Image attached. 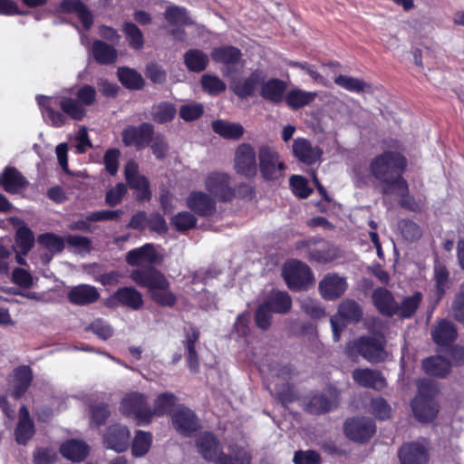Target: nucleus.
<instances>
[{
	"label": "nucleus",
	"instance_id": "obj_39",
	"mask_svg": "<svg viewBox=\"0 0 464 464\" xmlns=\"http://www.w3.org/2000/svg\"><path fill=\"white\" fill-rule=\"evenodd\" d=\"M271 309L279 314L287 313L292 306L290 295L285 292L272 291L266 302Z\"/></svg>",
	"mask_w": 464,
	"mask_h": 464
},
{
	"label": "nucleus",
	"instance_id": "obj_29",
	"mask_svg": "<svg viewBox=\"0 0 464 464\" xmlns=\"http://www.w3.org/2000/svg\"><path fill=\"white\" fill-rule=\"evenodd\" d=\"M372 301L376 308L383 314L392 316L396 311V304L392 293L385 288H377L372 293Z\"/></svg>",
	"mask_w": 464,
	"mask_h": 464
},
{
	"label": "nucleus",
	"instance_id": "obj_30",
	"mask_svg": "<svg viewBox=\"0 0 464 464\" xmlns=\"http://www.w3.org/2000/svg\"><path fill=\"white\" fill-rule=\"evenodd\" d=\"M32 371L28 366H20L14 371L12 396L15 399L23 396L32 382Z\"/></svg>",
	"mask_w": 464,
	"mask_h": 464
},
{
	"label": "nucleus",
	"instance_id": "obj_24",
	"mask_svg": "<svg viewBox=\"0 0 464 464\" xmlns=\"http://www.w3.org/2000/svg\"><path fill=\"white\" fill-rule=\"evenodd\" d=\"M0 185L8 193H17L28 185V181L15 168L7 167L0 175Z\"/></svg>",
	"mask_w": 464,
	"mask_h": 464
},
{
	"label": "nucleus",
	"instance_id": "obj_23",
	"mask_svg": "<svg viewBox=\"0 0 464 464\" xmlns=\"http://www.w3.org/2000/svg\"><path fill=\"white\" fill-rule=\"evenodd\" d=\"M399 457L401 464H426L428 461L425 447L417 442L403 445Z\"/></svg>",
	"mask_w": 464,
	"mask_h": 464
},
{
	"label": "nucleus",
	"instance_id": "obj_9",
	"mask_svg": "<svg viewBox=\"0 0 464 464\" xmlns=\"http://www.w3.org/2000/svg\"><path fill=\"white\" fill-rule=\"evenodd\" d=\"M283 276L289 288L302 290L314 283L311 269L304 263L290 260L283 267Z\"/></svg>",
	"mask_w": 464,
	"mask_h": 464
},
{
	"label": "nucleus",
	"instance_id": "obj_28",
	"mask_svg": "<svg viewBox=\"0 0 464 464\" xmlns=\"http://www.w3.org/2000/svg\"><path fill=\"white\" fill-rule=\"evenodd\" d=\"M158 255L150 244H146L140 248L127 253L126 261L130 266H139L143 263L153 264L157 261Z\"/></svg>",
	"mask_w": 464,
	"mask_h": 464
},
{
	"label": "nucleus",
	"instance_id": "obj_10",
	"mask_svg": "<svg viewBox=\"0 0 464 464\" xmlns=\"http://www.w3.org/2000/svg\"><path fill=\"white\" fill-rule=\"evenodd\" d=\"M206 190L220 201H229L235 196L230 177L224 172H210L204 181Z\"/></svg>",
	"mask_w": 464,
	"mask_h": 464
},
{
	"label": "nucleus",
	"instance_id": "obj_49",
	"mask_svg": "<svg viewBox=\"0 0 464 464\" xmlns=\"http://www.w3.org/2000/svg\"><path fill=\"white\" fill-rule=\"evenodd\" d=\"M62 111L70 118L80 121L85 115V110L82 105L74 99L63 97L59 101Z\"/></svg>",
	"mask_w": 464,
	"mask_h": 464
},
{
	"label": "nucleus",
	"instance_id": "obj_56",
	"mask_svg": "<svg viewBox=\"0 0 464 464\" xmlns=\"http://www.w3.org/2000/svg\"><path fill=\"white\" fill-rule=\"evenodd\" d=\"M123 31L130 45L134 49H140L144 44L143 34L141 31L133 23H126L123 25Z\"/></svg>",
	"mask_w": 464,
	"mask_h": 464
},
{
	"label": "nucleus",
	"instance_id": "obj_60",
	"mask_svg": "<svg viewBox=\"0 0 464 464\" xmlns=\"http://www.w3.org/2000/svg\"><path fill=\"white\" fill-rule=\"evenodd\" d=\"M290 185L294 194L301 198H306L312 193V189L307 186V180L302 176H292L290 178Z\"/></svg>",
	"mask_w": 464,
	"mask_h": 464
},
{
	"label": "nucleus",
	"instance_id": "obj_47",
	"mask_svg": "<svg viewBox=\"0 0 464 464\" xmlns=\"http://www.w3.org/2000/svg\"><path fill=\"white\" fill-rule=\"evenodd\" d=\"M334 82L352 92H363L371 90L370 84L352 76L339 75L334 79Z\"/></svg>",
	"mask_w": 464,
	"mask_h": 464
},
{
	"label": "nucleus",
	"instance_id": "obj_14",
	"mask_svg": "<svg viewBox=\"0 0 464 464\" xmlns=\"http://www.w3.org/2000/svg\"><path fill=\"white\" fill-rule=\"evenodd\" d=\"M124 176L130 188L134 189L140 200L149 199L150 191L148 179L139 173V166L130 160L124 167Z\"/></svg>",
	"mask_w": 464,
	"mask_h": 464
},
{
	"label": "nucleus",
	"instance_id": "obj_53",
	"mask_svg": "<svg viewBox=\"0 0 464 464\" xmlns=\"http://www.w3.org/2000/svg\"><path fill=\"white\" fill-rule=\"evenodd\" d=\"M170 224L178 231H186L196 226L197 218L192 213L182 211L172 218Z\"/></svg>",
	"mask_w": 464,
	"mask_h": 464
},
{
	"label": "nucleus",
	"instance_id": "obj_2",
	"mask_svg": "<svg viewBox=\"0 0 464 464\" xmlns=\"http://www.w3.org/2000/svg\"><path fill=\"white\" fill-rule=\"evenodd\" d=\"M130 277L138 285L148 289L149 295L155 304L164 307L176 304L178 298L170 289L169 281L154 267L133 270Z\"/></svg>",
	"mask_w": 464,
	"mask_h": 464
},
{
	"label": "nucleus",
	"instance_id": "obj_21",
	"mask_svg": "<svg viewBox=\"0 0 464 464\" xmlns=\"http://www.w3.org/2000/svg\"><path fill=\"white\" fill-rule=\"evenodd\" d=\"M353 381L362 387L382 390L386 386V381L382 374L371 369H355L352 372Z\"/></svg>",
	"mask_w": 464,
	"mask_h": 464
},
{
	"label": "nucleus",
	"instance_id": "obj_19",
	"mask_svg": "<svg viewBox=\"0 0 464 464\" xmlns=\"http://www.w3.org/2000/svg\"><path fill=\"white\" fill-rule=\"evenodd\" d=\"M294 156L302 163L312 165L321 160L323 151L304 138L295 139L292 144Z\"/></svg>",
	"mask_w": 464,
	"mask_h": 464
},
{
	"label": "nucleus",
	"instance_id": "obj_27",
	"mask_svg": "<svg viewBox=\"0 0 464 464\" xmlns=\"http://www.w3.org/2000/svg\"><path fill=\"white\" fill-rule=\"evenodd\" d=\"M60 12L65 14H75L85 29L92 24V16L80 0H63L60 5Z\"/></svg>",
	"mask_w": 464,
	"mask_h": 464
},
{
	"label": "nucleus",
	"instance_id": "obj_58",
	"mask_svg": "<svg viewBox=\"0 0 464 464\" xmlns=\"http://www.w3.org/2000/svg\"><path fill=\"white\" fill-rule=\"evenodd\" d=\"M451 314L455 320L464 324V283L460 285L451 304Z\"/></svg>",
	"mask_w": 464,
	"mask_h": 464
},
{
	"label": "nucleus",
	"instance_id": "obj_18",
	"mask_svg": "<svg viewBox=\"0 0 464 464\" xmlns=\"http://www.w3.org/2000/svg\"><path fill=\"white\" fill-rule=\"evenodd\" d=\"M338 405V392L334 388H328L324 392L314 395L306 404V411L320 414L335 409Z\"/></svg>",
	"mask_w": 464,
	"mask_h": 464
},
{
	"label": "nucleus",
	"instance_id": "obj_42",
	"mask_svg": "<svg viewBox=\"0 0 464 464\" xmlns=\"http://www.w3.org/2000/svg\"><path fill=\"white\" fill-rule=\"evenodd\" d=\"M176 396L170 392L160 393L154 401L153 408H150L151 420L153 417H160L168 413L176 402Z\"/></svg>",
	"mask_w": 464,
	"mask_h": 464
},
{
	"label": "nucleus",
	"instance_id": "obj_59",
	"mask_svg": "<svg viewBox=\"0 0 464 464\" xmlns=\"http://www.w3.org/2000/svg\"><path fill=\"white\" fill-rule=\"evenodd\" d=\"M202 113L203 106L197 102L184 104L179 109V116L185 121H195L198 119Z\"/></svg>",
	"mask_w": 464,
	"mask_h": 464
},
{
	"label": "nucleus",
	"instance_id": "obj_34",
	"mask_svg": "<svg viewBox=\"0 0 464 464\" xmlns=\"http://www.w3.org/2000/svg\"><path fill=\"white\" fill-rule=\"evenodd\" d=\"M176 105L169 102H160L151 107V118L160 124L171 121L177 114Z\"/></svg>",
	"mask_w": 464,
	"mask_h": 464
},
{
	"label": "nucleus",
	"instance_id": "obj_62",
	"mask_svg": "<svg viewBox=\"0 0 464 464\" xmlns=\"http://www.w3.org/2000/svg\"><path fill=\"white\" fill-rule=\"evenodd\" d=\"M201 83L203 89L210 94H218L226 89V84L217 76L204 75Z\"/></svg>",
	"mask_w": 464,
	"mask_h": 464
},
{
	"label": "nucleus",
	"instance_id": "obj_26",
	"mask_svg": "<svg viewBox=\"0 0 464 464\" xmlns=\"http://www.w3.org/2000/svg\"><path fill=\"white\" fill-rule=\"evenodd\" d=\"M285 91L286 83L282 80L274 78L262 83L260 95L270 102L279 103L283 101Z\"/></svg>",
	"mask_w": 464,
	"mask_h": 464
},
{
	"label": "nucleus",
	"instance_id": "obj_32",
	"mask_svg": "<svg viewBox=\"0 0 464 464\" xmlns=\"http://www.w3.org/2000/svg\"><path fill=\"white\" fill-rule=\"evenodd\" d=\"M114 298L133 310H139L143 305L142 295L133 287L120 288L115 293Z\"/></svg>",
	"mask_w": 464,
	"mask_h": 464
},
{
	"label": "nucleus",
	"instance_id": "obj_48",
	"mask_svg": "<svg viewBox=\"0 0 464 464\" xmlns=\"http://www.w3.org/2000/svg\"><path fill=\"white\" fill-rule=\"evenodd\" d=\"M421 297V294L416 292L411 296L404 298L400 305L398 304H396L394 314L405 318L411 317L419 307Z\"/></svg>",
	"mask_w": 464,
	"mask_h": 464
},
{
	"label": "nucleus",
	"instance_id": "obj_4",
	"mask_svg": "<svg viewBox=\"0 0 464 464\" xmlns=\"http://www.w3.org/2000/svg\"><path fill=\"white\" fill-rule=\"evenodd\" d=\"M418 389L419 393L411 402L412 412L419 421H430L438 413V405L433 400L437 387L430 381L423 380L420 382Z\"/></svg>",
	"mask_w": 464,
	"mask_h": 464
},
{
	"label": "nucleus",
	"instance_id": "obj_13",
	"mask_svg": "<svg viewBox=\"0 0 464 464\" xmlns=\"http://www.w3.org/2000/svg\"><path fill=\"white\" fill-rule=\"evenodd\" d=\"M375 424L370 418H352L344 423V433L352 440L362 442L375 433Z\"/></svg>",
	"mask_w": 464,
	"mask_h": 464
},
{
	"label": "nucleus",
	"instance_id": "obj_57",
	"mask_svg": "<svg viewBox=\"0 0 464 464\" xmlns=\"http://www.w3.org/2000/svg\"><path fill=\"white\" fill-rule=\"evenodd\" d=\"M150 149L154 156L159 159H164L169 151V145L165 137L160 133H154L150 140Z\"/></svg>",
	"mask_w": 464,
	"mask_h": 464
},
{
	"label": "nucleus",
	"instance_id": "obj_54",
	"mask_svg": "<svg viewBox=\"0 0 464 464\" xmlns=\"http://www.w3.org/2000/svg\"><path fill=\"white\" fill-rule=\"evenodd\" d=\"M302 310L312 318H321L324 316V309L320 303L311 297L303 296L299 299Z\"/></svg>",
	"mask_w": 464,
	"mask_h": 464
},
{
	"label": "nucleus",
	"instance_id": "obj_44",
	"mask_svg": "<svg viewBox=\"0 0 464 464\" xmlns=\"http://www.w3.org/2000/svg\"><path fill=\"white\" fill-rule=\"evenodd\" d=\"M21 225L16 229L15 242L19 247L21 254L26 255L34 245V237L32 230L23 222L18 221Z\"/></svg>",
	"mask_w": 464,
	"mask_h": 464
},
{
	"label": "nucleus",
	"instance_id": "obj_46",
	"mask_svg": "<svg viewBox=\"0 0 464 464\" xmlns=\"http://www.w3.org/2000/svg\"><path fill=\"white\" fill-rule=\"evenodd\" d=\"M120 82L129 89L139 90L143 87L144 80L135 70L130 68H120L118 70Z\"/></svg>",
	"mask_w": 464,
	"mask_h": 464
},
{
	"label": "nucleus",
	"instance_id": "obj_41",
	"mask_svg": "<svg viewBox=\"0 0 464 464\" xmlns=\"http://www.w3.org/2000/svg\"><path fill=\"white\" fill-rule=\"evenodd\" d=\"M39 106L42 108V113L44 117H48L52 125L60 127L65 123V117L61 112L55 111L51 107L52 98L43 95L36 97Z\"/></svg>",
	"mask_w": 464,
	"mask_h": 464
},
{
	"label": "nucleus",
	"instance_id": "obj_17",
	"mask_svg": "<svg viewBox=\"0 0 464 464\" xmlns=\"http://www.w3.org/2000/svg\"><path fill=\"white\" fill-rule=\"evenodd\" d=\"M130 430L126 426L113 424L108 427L103 435L104 444L116 452H123L129 447Z\"/></svg>",
	"mask_w": 464,
	"mask_h": 464
},
{
	"label": "nucleus",
	"instance_id": "obj_25",
	"mask_svg": "<svg viewBox=\"0 0 464 464\" xmlns=\"http://www.w3.org/2000/svg\"><path fill=\"white\" fill-rule=\"evenodd\" d=\"M34 433V421L30 418L29 411L22 406L19 411V420L14 430L15 440L19 444H26Z\"/></svg>",
	"mask_w": 464,
	"mask_h": 464
},
{
	"label": "nucleus",
	"instance_id": "obj_38",
	"mask_svg": "<svg viewBox=\"0 0 464 464\" xmlns=\"http://www.w3.org/2000/svg\"><path fill=\"white\" fill-rule=\"evenodd\" d=\"M213 130L225 139L237 140L242 137L244 128L239 123H232L224 121H215L212 123Z\"/></svg>",
	"mask_w": 464,
	"mask_h": 464
},
{
	"label": "nucleus",
	"instance_id": "obj_16",
	"mask_svg": "<svg viewBox=\"0 0 464 464\" xmlns=\"http://www.w3.org/2000/svg\"><path fill=\"white\" fill-rule=\"evenodd\" d=\"M171 420L174 428L185 436H190L199 427L195 413L185 406H179L171 413Z\"/></svg>",
	"mask_w": 464,
	"mask_h": 464
},
{
	"label": "nucleus",
	"instance_id": "obj_37",
	"mask_svg": "<svg viewBox=\"0 0 464 464\" xmlns=\"http://www.w3.org/2000/svg\"><path fill=\"white\" fill-rule=\"evenodd\" d=\"M316 97V92L294 89L287 92L285 102L292 109H299L311 103Z\"/></svg>",
	"mask_w": 464,
	"mask_h": 464
},
{
	"label": "nucleus",
	"instance_id": "obj_63",
	"mask_svg": "<svg viewBox=\"0 0 464 464\" xmlns=\"http://www.w3.org/2000/svg\"><path fill=\"white\" fill-rule=\"evenodd\" d=\"M371 409L372 412L381 420H386L390 418L392 413L391 406L384 399L381 397L372 400Z\"/></svg>",
	"mask_w": 464,
	"mask_h": 464
},
{
	"label": "nucleus",
	"instance_id": "obj_6",
	"mask_svg": "<svg viewBox=\"0 0 464 464\" xmlns=\"http://www.w3.org/2000/svg\"><path fill=\"white\" fill-rule=\"evenodd\" d=\"M385 340L382 336L362 337L353 342L347 348V353L353 357L361 354L369 362H380L385 358Z\"/></svg>",
	"mask_w": 464,
	"mask_h": 464
},
{
	"label": "nucleus",
	"instance_id": "obj_1",
	"mask_svg": "<svg viewBox=\"0 0 464 464\" xmlns=\"http://www.w3.org/2000/svg\"><path fill=\"white\" fill-rule=\"evenodd\" d=\"M406 165V159L401 153L384 151L371 160L369 170L381 183L383 194H401L407 190V181L402 177Z\"/></svg>",
	"mask_w": 464,
	"mask_h": 464
},
{
	"label": "nucleus",
	"instance_id": "obj_11",
	"mask_svg": "<svg viewBox=\"0 0 464 464\" xmlns=\"http://www.w3.org/2000/svg\"><path fill=\"white\" fill-rule=\"evenodd\" d=\"M362 309L357 303L353 300H344L339 304L338 314L331 318V326L333 331V339L334 342L340 340V334L344 327L343 320L349 322H357L362 317Z\"/></svg>",
	"mask_w": 464,
	"mask_h": 464
},
{
	"label": "nucleus",
	"instance_id": "obj_22",
	"mask_svg": "<svg viewBox=\"0 0 464 464\" xmlns=\"http://www.w3.org/2000/svg\"><path fill=\"white\" fill-rule=\"evenodd\" d=\"M67 297L73 304L88 305L96 302L100 294L94 286L82 284L72 287L67 294Z\"/></svg>",
	"mask_w": 464,
	"mask_h": 464
},
{
	"label": "nucleus",
	"instance_id": "obj_55",
	"mask_svg": "<svg viewBox=\"0 0 464 464\" xmlns=\"http://www.w3.org/2000/svg\"><path fill=\"white\" fill-rule=\"evenodd\" d=\"M38 243L46 247L52 253H59L64 248V240L52 233L43 234L38 237Z\"/></svg>",
	"mask_w": 464,
	"mask_h": 464
},
{
	"label": "nucleus",
	"instance_id": "obj_5",
	"mask_svg": "<svg viewBox=\"0 0 464 464\" xmlns=\"http://www.w3.org/2000/svg\"><path fill=\"white\" fill-rule=\"evenodd\" d=\"M120 411L123 415L132 416L138 425H147L151 421V412L147 404V398L137 392L127 393L122 397Z\"/></svg>",
	"mask_w": 464,
	"mask_h": 464
},
{
	"label": "nucleus",
	"instance_id": "obj_40",
	"mask_svg": "<svg viewBox=\"0 0 464 464\" xmlns=\"http://www.w3.org/2000/svg\"><path fill=\"white\" fill-rule=\"evenodd\" d=\"M240 56V51L233 46L215 48L211 53V57L215 62L227 65L236 64L238 63Z\"/></svg>",
	"mask_w": 464,
	"mask_h": 464
},
{
	"label": "nucleus",
	"instance_id": "obj_3",
	"mask_svg": "<svg viewBox=\"0 0 464 464\" xmlns=\"http://www.w3.org/2000/svg\"><path fill=\"white\" fill-rule=\"evenodd\" d=\"M198 451L204 459L215 461L216 464H249L250 457L246 450H241L233 459L223 455L217 438L211 433L202 434L197 442Z\"/></svg>",
	"mask_w": 464,
	"mask_h": 464
},
{
	"label": "nucleus",
	"instance_id": "obj_64",
	"mask_svg": "<svg viewBox=\"0 0 464 464\" xmlns=\"http://www.w3.org/2000/svg\"><path fill=\"white\" fill-rule=\"evenodd\" d=\"M272 312H274L266 302L261 304L256 313V323L263 330H266L271 324Z\"/></svg>",
	"mask_w": 464,
	"mask_h": 464
},
{
	"label": "nucleus",
	"instance_id": "obj_52",
	"mask_svg": "<svg viewBox=\"0 0 464 464\" xmlns=\"http://www.w3.org/2000/svg\"><path fill=\"white\" fill-rule=\"evenodd\" d=\"M336 256V249L333 246L324 244L312 249L309 253V259L324 264L334 260Z\"/></svg>",
	"mask_w": 464,
	"mask_h": 464
},
{
	"label": "nucleus",
	"instance_id": "obj_45",
	"mask_svg": "<svg viewBox=\"0 0 464 464\" xmlns=\"http://www.w3.org/2000/svg\"><path fill=\"white\" fill-rule=\"evenodd\" d=\"M92 53L94 59L103 64L114 63L117 56L116 50L112 46L101 41L93 43Z\"/></svg>",
	"mask_w": 464,
	"mask_h": 464
},
{
	"label": "nucleus",
	"instance_id": "obj_7",
	"mask_svg": "<svg viewBox=\"0 0 464 464\" xmlns=\"http://www.w3.org/2000/svg\"><path fill=\"white\" fill-rule=\"evenodd\" d=\"M258 169L265 179L275 180L283 176L285 163L274 148L263 145L258 150Z\"/></svg>",
	"mask_w": 464,
	"mask_h": 464
},
{
	"label": "nucleus",
	"instance_id": "obj_12",
	"mask_svg": "<svg viewBox=\"0 0 464 464\" xmlns=\"http://www.w3.org/2000/svg\"><path fill=\"white\" fill-rule=\"evenodd\" d=\"M153 130V126L147 122L139 126H128L122 130V142L127 147H135L137 150H141L150 144Z\"/></svg>",
	"mask_w": 464,
	"mask_h": 464
},
{
	"label": "nucleus",
	"instance_id": "obj_36",
	"mask_svg": "<svg viewBox=\"0 0 464 464\" xmlns=\"http://www.w3.org/2000/svg\"><path fill=\"white\" fill-rule=\"evenodd\" d=\"M423 368L427 374L438 377L445 376L450 369V363L442 356H432L423 361Z\"/></svg>",
	"mask_w": 464,
	"mask_h": 464
},
{
	"label": "nucleus",
	"instance_id": "obj_20",
	"mask_svg": "<svg viewBox=\"0 0 464 464\" xmlns=\"http://www.w3.org/2000/svg\"><path fill=\"white\" fill-rule=\"evenodd\" d=\"M187 207L201 217L211 216L216 212V201L203 191H193L187 198Z\"/></svg>",
	"mask_w": 464,
	"mask_h": 464
},
{
	"label": "nucleus",
	"instance_id": "obj_8",
	"mask_svg": "<svg viewBox=\"0 0 464 464\" xmlns=\"http://www.w3.org/2000/svg\"><path fill=\"white\" fill-rule=\"evenodd\" d=\"M257 157L258 154L251 144L241 143L235 150V171L246 179L256 177L258 171Z\"/></svg>",
	"mask_w": 464,
	"mask_h": 464
},
{
	"label": "nucleus",
	"instance_id": "obj_31",
	"mask_svg": "<svg viewBox=\"0 0 464 464\" xmlns=\"http://www.w3.org/2000/svg\"><path fill=\"white\" fill-rule=\"evenodd\" d=\"M432 337L437 344L446 346L456 339L457 331L452 323L441 320L432 331Z\"/></svg>",
	"mask_w": 464,
	"mask_h": 464
},
{
	"label": "nucleus",
	"instance_id": "obj_50",
	"mask_svg": "<svg viewBox=\"0 0 464 464\" xmlns=\"http://www.w3.org/2000/svg\"><path fill=\"white\" fill-rule=\"evenodd\" d=\"M257 82L258 75L252 73L249 77L234 82L233 91L238 97L246 98L253 94Z\"/></svg>",
	"mask_w": 464,
	"mask_h": 464
},
{
	"label": "nucleus",
	"instance_id": "obj_61",
	"mask_svg": "<svg viewBox=\"0 0 464 464\" xmlns=\"http://www.w3.org/2000/svg\"><path fill=\"white\" fill-rule=\"evenodd\" d=\"M88 329L102 340H107L113 334V330L111 325L101 318L95 319L88 326Z\"/></svg>",
	"mask_w": 464,
	"mask_h": 464
},
{
	"label": "nucleus",
	"instance_id": "obj_35",
	"mask_svg": "<svg viewBox=\"0 0 464 464\" xmlns=\"http://www.w3.org/2000/svg\"><path fill=\"white\" fill-rule=\"evenodd\" d=\"M184 63L188 71L199 72L206 69L208 56L198 49H190L184 54Z\"/></svg>",
	"mask_w": 464,
	"mask_h": 464
},
{
	"label": "nucleus",
	"instance_id": "obj_51",
	"mask_svg": "<svg viewBox=\"0 0 464 464\" xmlns=\"http://www.w3.org/2000/svg\"><path fill=\"white\" fill-rule=\"evenodd\" d=\"M152 436L149 432L142 430L137 431L132 442V454L135 457L144 456L150 449Z\"/></svg>",
	"mask_w": 464,
	"mask_h": 464
},
{
	"label": "nucleus",
	"instance_id": "obj_15",
	"mask_svg": "<svg viewBox=\"0 0 464 464\" xmlns=\"http://www.w3.org/2000/svg\"><path fill=\"white\" fill-rule=\"evenodd\" d=\"M348 284L346 278L335 274L330 273L319 283V292L325 300H335L341 297L346 291Z\"/></svg>",
	"mask_w": 464,
	"mask_h": 464
},
{
	"label": "nucleus",
	"instance_id": "obj_33",
	"mask_svg": "<svg viewBox=\"0 0 464 464\" xmlns=\"http://www.w3.org/2000/svg\"><path fill=\"white\" fill-rule=\"evenodd\" d=\"M63 456L72 461H81L88 454V446L82 440H70L61 446Z\"/></svg>",
	"mask_w": 464,
	"mask_h": 464
},
{
	"label": "nucleus",
	"instance_id": "obj_43",
	"mask_svg": "<svg viewBox=\"0 0 464 464\" xmlns=\"http://www.w3.org/2000/svg\"><path fill=\"white\" fill-rule=\"evenodd\" d=\"M165 19L169 24L178 26L193 24V21L184 7L171 5L164 13Z\"/></svg>",
	"mask_w": 464,
	"mask_h": 464
}]
</instances>
